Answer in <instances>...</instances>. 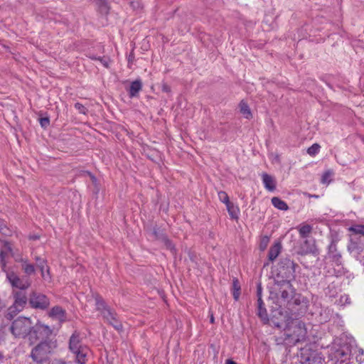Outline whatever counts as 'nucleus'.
<instances>
[{"label": "nucleus", "instance_id": "f257e3e1", "mask_svg": "<svg viewBox=\"0 0 364 364\" xmlns=\"http://www.w3.org/2000/svg\"><path fill=\"white\" fill-rule=\"evenodd\" d=\"M297 269H300L299 265L290 257H282L276 266L271 291H277L285 298L287 293L293 290L291 282L296 279Z\"/></svg>", "mask_w": 364, "mask_h": 364}, {"label": "nucleus", "instance_id": "f03ea898", "mask_svg": "<svg viewBox=\"0 0 364 364\" xmlns=\"http://www.w3.org/2000/svg\"><path fill=\"white\" fill-rule=\"evenodd\" d=\"M355 344L354 338L345 333H342L339 337L334 339L333 345L330 349L329 356L332 360H335V363L350 364L351 351Z\"/></svg>", "mask_w": 364, "mask_h": 364}, {"label": "nucleus", "instance_id": "7ed1b4c3", "mask_svg": "<svg viewBox=\"0 0 364 364\" xmlns=\"http://www.w3.org/2000/svg\"><path fill=\"white\" fill-rule=\"evenodd\" d=\"M285 298L277 291H271V298L276 297L279 302L284 304L286 309L294 314H300L305 311L307 307L308 299L302 294L296 293V289L293 287V290L287 293Z\"/></svg>", "mask_w": 364, "mask_h": 364}, {"label": "nucleus", "instance_id": "20e7f679", "mask_svg": "<svg viewBox=\"0 0 364 364\" xmlns=\"http://www.w3.org/2000/svg\"><path fill=\"white\" fill-rule=\"evenodd\" d=\"M269 300L274 306H271V314L269 318V323L272 326L277 328H284L286 330L290 325V321H292V314L289 311L286 310L284 304L279 302V299L276 297L271 298V292L269 293Z\"/></svg>", "mask_w": 364, "mask_h": 364}, {"label": "nucleus", "instance_id": "39448f33", "mask_svg": "<svg viewBox=\"0 0 364 364\" xmlns=\"http://www.w3.org/2000/svg\"><path fill=\"white\" fill-rule=\"evenodd\" d=\"M68 350L73 355L74 360L77 364H85L90 348L82 344L80 333L75 331L68 341Z\"/></svg>", "mask_w": 364, "mask_h": 364}, {"label": "nucleus", "instance_id": "423d86ee", "mask_svg": "<svg viewBox=\"0 0 364 364\" xmlns=\"http://www.w3.org/2000/svg\"><path fill=\"white\" fill-rule=\"evenodd\" d=\"M298 328L300 333L299 334H291L287 331H290V326L284 330V333H281L279 335L274 336V341L277 346H282L286 349L294 346L296 343L304 340L306 337V330L304 323H298Z\"/></svg>", "mask_w": 364, "mask_h": 364}, {"label": "nucleus", "instance_id": "0eeeda50", "mask_svg": "<svg viewBox=\"0 0 364 364\" xmlns=\"http://www.w3.org/2000/svg\"><path fill=\"white\" fill-rule=\"evenodd\" d=\"M57 347L56 340H44L41 341L36 346H35L31 353V357L36 363H41L46 361L48 355Z\"/></svg>", "mask_w": 364, "mask_h": 364}, {"label": "nucleus", "instance_id": "6e6552de", "mask_svg": "<svg viewBox=\"0 0 364 364\" xmlns=\"http://www.w3.org/2000/svg\"><path fill=\"white\" fill-rule=\"evenodd\" d=\"M32 325L33 322L30 318L19 316L12 322L10 331L16 338H28Z\"/></svg>", "mask_w": 364, "mask_h": 364}, {"label": "nucleus", "instance_id": "1a4fd4ad", "mask_svg": "<svg viewBox=\"0 0 364 364\" xmlns=\"http://www.w3.org/2000/svg\"><path fill=\"white\" fill-rule=\"evenodd\" d=\"M297 357L300 364H322L323 360L321 353L310 346L301 348Z\"/></svg>", "mask_w": 364, "mask_h": 364}, {"label": "nucleus", "instance_id": "9d476101", "mask_svg": "<svg viewBox=\"0 0 364 364\" xmlns=\"http://www.w3.org/2000/svg\"><path fill=\"white\" fill-rule=\"evenodd\" d=\"M31 328L28 339L32 343L38 340H50L49 338L53 333V329L39 321L35 325H32Z\"/></svg>", "mask_w": 364, "mask_h": 364}, {"label": "nucleus", "instance_id": "9b49d317", "mask_svg": "<svg viewBox=\"0 0 364 364\" xmlns=\"http://www.w3.org/2000/svg\"><path fill=\"white\" fill-rule=\"evenodd\" d=\"M50 304L49 298L42 293L33 291L29 294V306L32 309L44 311L48 309Z\"/></svg>", "mask_w": 364, "mask_h": 364}, {"label": "nucleus", "instance_id": "f8f14e48", "mask_svg": "<svg viewBox=\"0 0 364 364\" xmlns=\"http://www.w3.org/2000/svg\"><path fill=\"white\" fill-rule=\"evenodd\" d=\"M27 289L21 288V290H13L12 296L14 298L13 305L20 309L21 311L24 309L26 304H29V297L26 293Z\"/></svg>", "mask_w": 364, "mask_h": 364}, {"label": "nucleus", "instance_id": "ddd939ff", "mask_svg": "<svg viewBox=\"0 0 364 364\" xmlns=\"http://www.w3.org/2000/svg\"><path fill=\"white\" fill-rule=\"evenodd\" d=\"M337 240L332 238L328 246L327 257L337 266L342 264V255L337 248Z\"/></svg>", "mask_w": 364, "mask_h": 364}, {"label": "nucleus", "instance_id": "4468645a", "mask_svg": "<svg viewBox=\"0 0 364 364\" xmlns=\"http://www.w3.org/2000/svg\"><path fill=\"white\" fill-rule=\"evenodd\" d=\"M103 318L111 325L114 329L118 331H122L123 326L122 322L119 320L117 314L115 311L111 309L107 312H105L102 316Z\"/></svg>", "mask_w": 364, "mask_h": 364}, {"label": "nucleus", "instance_id": "2eb2a0df", "mask_svg": "<svg viewBox=\"0 0 364 364\" xmlns=\"http://www.w3.org/2000/svg\"><path fill=\"white\" fill-rule=\"evenodd\" d=\"M6 279L13 287L18 289L17 290H21L23 287L28 289L29 287V284L23 283L19 277L14 272H6Z\"/></svg>", "mask_w": 364, "mask_h": 364}, {"label": "nucleus", "instance_id": "dca6fc26", "mask_svg": "<svg viewBox=\"0 0 364 364\" xmlns=\"http://www.w3.org/2000/svg\"><path fill=\"white\" fill-rule=\"evenodd\" d=\"M48 316L61 323L66 321V311L60 306H53L48 312Z\"/></svg>", "mask_w": 364, "mask_h": 364}, {"label": "nucleus", "instance_id": "f3484780", "mask_svg": "<svg viewBox=\"0 0 364 364\" xmlns=\"http://www.w3.org/2000/svg\"><path fill=\"white\" fill-rule=\"evenodd\" d=\"M257 315L261 319L264 324L269 323V317L265 308L262 299H259L257 305Z\"/></svg>", "mask_w": 364, "mask_h": 364}, {"label": "nucleus", "instance_id": "a211bd4d", "mask_svg": "<svg viewBox=\"0 0 364 364\" xmlns=\"http://www.w3.org/2000/svg\"><path fill=\"white\" fill-rule=\"evenodd\" d=\"M282 250V242L280 241H275L274 243L270 247L268 252V259L270 262L274 261Z\"/></svg>", "mask_w": 364, "mask_h": 364}, {"label": "nucleus", "instance_id": "6ab92c4d", "mask_svg": "<svg viewBox=\"0 0 364 364\" xmlns=\"http://www.w3.org/2000/svg\"><path fill=\"white\" fill-rule=\"evenodd\" d=\"M142 89V82L140 79H136L131 82L129 89L128 90L129 96L130 98L136 97L139 96V92Z\"/></svg>", "mask_w": 364, "mask_h": 364}, {"label": "nucleus", "instance_id": "aec40b11", "mask_svg": "<svg viewBox=\"0 0 364 364\" xmlns=\"http://www.w3.org/2000/svg\"><path fill=\"white\" fill-rule=\"evenodd\" d=\"M34 259L36 262L37 267L41 270L42 277L45 278L46 268V274L48 277H50V267L47 265V260L46 259L41 258L39 256H36Z\"/></svg>", "mask_w": 364, "mask_h": 364}, {"label": "nucleus", "instance_id": "412c9836", "mask_svg": "<svg viewBox=\"0 0 364 364\" xmlns=\"http://www.w3.org/2000/svg\"><path fill=\"white\" fill-rule=\"evenodd\" d=\"M262 181L265 188L269 191L276 189V183L274 178L269 174L264 173L262 174Z\"/></svg>", "mask_w": 364, "mask_h": 364}, {"label": "nucleus", "instance_id": "4be33fe9", "mask_svg": "<svg viewBox=\"0 0 364 364\" xmlns=\"http://www.w3.org/2000/svg\"><path fill=\"white\" fill-rule=\"evenodd\" d=\"M95 305L97 310L100 311L102 316L105 312L111 310V308L107 305L102 297L99 295L95 297Z\"/></svg>", "mask_w": 364, "mask_h": 364}, {"label": "nucleus", "instance_id": "5701e85b", "mask_svg": "<svg viewBox=\"0 0 364 364\" xmlns=\"http://www.w3.org/2000/svg\"><path fill=\"white\" fill-rule=\"evenodd\" d=\"M240 112L243 115V117L247 119H250L252 118V114L251 109L248 105V104L244 101L241 100L239 104Z\"/></svg>", "mask_w": 364, "mask_h": 364}, {"label": "nucleus", "instance_id": "b1692460", "mask_svg": "<svg viewBox=\"0 0 364 364\" xmlns=\"http://www.w3.org/2000/svg\"><path fill=\"white\" fill-rule=\"evenodd\" d=\"M231 290L234 299L235 301H237L240 296L241 287L238 279L236 277H234L232 279V285Z\"/></svg>", "mask_w": 364, "mask_h": 364}, {"label": "nucleus", "instance_id": "393cba45", "mask_svg": "<svg viewBox=\"0 0 364 364\" xmlns=\"http://www.w3.org/2000/svg\"><path fill=\"white\" fill-rule=\"evenodd\" d=\"M226 208L231 219L237 220L239 218L240 209L237 206L230 202L226 205Z\"/></svg>", "mask_w": 364, "mask_h": 364}, {"label": "nucleus", "instance_id": "a878e982", "mask_svg": "<svg viewBox=\"0 0 364 364\" xmlns=\"http://www.w3.org/2000/svg\"><path fill=\"white\" fill-rule=\"evenodd\" d=\"M272 203L274 207L280 210H287L289 209V206L287 203L279 197H273L272 198Z\"/></svg>", "mask_w": 364, "mask_h": 364}, {"label": "nucleus", "instance_id": "bb28decb", "mask_svg": "<svg viewBox=\"0 0 364 364\" xmlns=\"http://www.w3.org/2000/svg\"><path fill=\"white\" fill-rule=\"evenodd\" d=\"M0 233L6 237L11 236L12 230L9 228L7 222L0 217Z\"/></svg>", "mask_w": 364, "mask_h": 364}, {"label": "nucleus", "instance_id": "cd10ccee", "mask_svg": "<svg viewBox=\"0 0 364 364\" xmlns=\"http://www.w3.org/2000/svg\"><path fill=\"white\" fill-rule=\"evenodd\" d=\"M21 311L20 309L12 304L8 308L5 314V318L9 321H11Z\"/></svg>", "mask_w": 364, "mask_h": 364}, {"label": "nucleus", "instance_id": "c85d7f7f", "mask_svg": "<svg viewBox=\"0 0 364 364\" xmlns=\"http://www.w3.org/2000/svg\"><path fill=\"white\" fill-rule=\"evenodd\" d=\"M21 311L20 309L12 304L8 308L5 314V318L9 321H11Z\"/></svg>", "mask_w": 364, "mask_h": 364}, {"label": "nucleus", "instance_id": "c756f323", "mask_svg": "<svg viewBox=\"0 0 364 364\" xmlns=\"http://www.w3.org/2000/svg\"><path fill=\"white\" fill-rule=\"evenodd\" d=\"M310 240L306 239L304 242V244L307 246L306 250L305 251V253H311L314 255H318L319 252L318 248L316 247L315 245V241L314 240V242L312 245H310Z\"/></svg>", "mask_w": 364, "mask_h": 364}, {"label": "nucleus", "instance_id": "7c9ffc66", "mask_svg": "<svg viewBox=\"0 0 364 364\" xmlns=\"http://www.w3.org/2000/svg\"><path fill=\"white\" fill-rule=\"evenodd\" d=\"M152 235L157 240L161 241L167 235L164 230H161L157 225L153 228Z\"/></svg>", "mask_w": 364, "mask_h": 364}, {"label": "nucleus", "instance_id": "2f4dec72", "mask_svg": "<svg viewBox=\"0 0 364 364\" xmlns=\"http://www.w3.org/2000/svg\"><path fill=\"white\" fill-rule=\"evenodd\" d=\"M312 231V226L310 225H303L299 229V235L301 238H306Z\"/></svg>", "mask_w": 364, "mask_h": 364}, {"label": "nucleus", "instance_id": "473e14b6", "mask_svg": "<svg viewBox=\"0 0 364 364\" xmlns=\"http://www.w3.org/2000/svg\"><path fill=\"white\" fill-rule=\"evenodd\" d=\"M97 4L100 12L102 14H107L109 13V7L106 0H96Z\"/></svg>", "mask_w": 364, "mask_h": 364}, {"label": "nucleus", "instance_id": "72a5a7b5", "mask_svg": "<svg viewBox=\"0 0 364 364\" xmlns=\"http://www.w3.org/2000/svg\"><path fill=\"white\" fill-rule=\"evenodd\" d=\"M22 269L27 275H31L35 273V267L33 264L28 263V260L26 259L22 264Z\"/></svg>", "mask_w": 364, "mask_h": 364}, {"label": "nucleus", "instance_id": "f704fd0d", "mask_svg": "<svg viewBox=\"0 0 364 364\" xmlns=\"http://www.w3.org/2000/svg\"><path fill=\"white\" fill-rule=\"evenodd\" d=\"M348 230L355 235H361L364 236V225H353L348 228Z\"/></svg>", "mask_w": 364, "mask_h": 364}, {"label": "nucleus", "instance_id": "c9c22d12", "mask_svg": "<svg viewBox=\"0 0 364 364\" xmlns=\"http://www.w3.org/2000/svg\"><path fill=\"white\" fill-rule=\"evenodd\" d=\"M161 242H163L166 249L169 250L173 254L176 253V249L175 245H173V242L168 237L167 235Z\"/></svg>", "mask_w": 364, "mask_h": 364}, {"label": "nucleus", "instance_id": "e433bc0d", "mask_svg": "<svg viewBox=\"0 0 364 364\" xmlns=\"http://www.w3.org/2000/svg\"><path fill=\"white\" fill-rule=\"evenodd\" d=\"M129 5L133 9L134 11H136L137 12H140L143 9V6L140 0L130 1Z\"/></svg>", "mask_w": 364, "mask_h": 364}, {"label": "nucleus", "instance_id": "4c0bfd02", "mask_svg": "<svg viewBox=\"0 0 364 364\" xmlns=\"http://www.w3.org/2000/svg\"><path fill=\"white\" fill-rule=\"evenodd\" d=\"M269 240H270L269 237H268L267 235L262 236L260 238V241H259L260 251H264L267 249L268 244L269 242Z\"/></svg>", "mask_w": 364, "mask_h": 364}, {"label": "nucleus", "instance_id": "58836bf2", "mask_svg": "<svg viewBox=\"0 0 364 364\" xmlns=\"http://www.w3.org/2000/svg\"><path fill=\"white\" fill-rule=\"evenodd\" d=\"M320 145L318 144H314L313 145H311L310 147L308 148L307 149V153L310 155V156H315L316 154H317L320 150Z\"/></svg>", "mask_w": 364, "mask_h": 364}, {"label": "nucleus", "instance_id": "ea45409f", "mask_svg": "<svg viewBox=\"0 0 364 364\" xmlns=\"http://www.w3.org/2000/svg\"><path fill=\"white\" fill-rule=\"evenodd\" d=\"M333 175V172L331 170L326 171L321 176V183H329L331 182L330 178Z\"/></svg>", "mask_w": 364, "mask_h": 364}, {"label": "nucleus", "instance_id": "a19ab883", "mask_svg": "<svg viewBox=\"0 0 364 364\" xmlns=\"http://www.w3.org/2000/svg\"><path fill=\"white\" fill-rule=\"evenodd\" d=\"M218 195L219 200L222 203H225V205L230 202L229 196L226 192L221 191L218 192Z\"/></svg>", "mask_w": 364, "mask_h": 364}, {"label": "nucleus", "instance_id": "79ce46f5", "mask_svg": "<svg viewBox=\"0 0 364 364\" xmlns=\"http://www.w3.org/2000/svg\"><path fill=\"white\" fill-rule=\"evenodd\" d=\"M39 123L43 129H46L50 126V118L48 116L39 118Z\"/></svg>", "mask_w": 364, "mask_h": 364}, {"label": "nucleus", "instance_id": "37998d69", "mask_svg": "<svg viewBox=\"0 0 364 364\" xmlns=\"http://www.w3.org/2000/svg\"><path fill=\"white\" fill-rule=\"evenodd\" d=\"M11 256L14 259L16 262L23 263L26 259H23L21 256V254L18 251H14L11 254Z\"/></svg>", "mask_w": 364, "mask_h": 364}, {"label": "nucleus", "instance_id": "c03bdc74", "mask_svg": "<svg viewBox=\"0 0 364 364\" xmlns=\"http://www.w3.org/2000/svg\"><path fill=\"white\" fill-rule=\"evenodd\" d=\"M6 255V252L4 250L0 251V264L3 270H4L6 266V262L5 260Z\"/></svg>", "mask_w": 364, "mask_h": 364}, {"label": "nucleus", "instance_id": "a18cd8bd", "mask_svg": "<svg viewBox=\"0 0 364 364\" xmlns=\"http://www.w3.org/2000/svg\"><path fill=\"white\" fill-rule=\"evenodd\" d=\"M3 248L6 254L9 253L10 255L14 252V250L11 247V244L9 241H4L3 242Z\"/></svg>", "mask_w": 364, "mask_h": 364}, {"label": "nucleus", "instance_id": "49530a36", "mask_svg": "<svg viewBox=\"0 0 364 364\" xmlns=\"http://www.w3.org/2000/svg\"><path fill=\"white\" fill-rule=\"evenodd\" d=\"M299 323H301V321H294V320H292V321H290L291 327L294 328V331L292 332H289L291 334H299L300 333V331H299V328H298V326H297Z\"/></svg>", "mask_w": 364, "mask_h": 364}, {"label": "nucleus", "instance_id": "de8ad7c7", "mask_svg": "<svg viewBox=\"0 0 364 364\" xmlns=\"http://www.w3.org/2000/svg\"><path fill=\"white\" fill-rule=\"evenodd\" d=\"M75 108L76 109H77L82 114H85L86 113L87 108L83 105H82L80 102H76L75 104Z\"/></svg>", "mask_w": 364, "mask_h": 364}, {"label": "nucleus", "instance_id": "09e8293b", "mask_svg": "<svg viewBox=\"0 0 364 364\" xmlns=\"http://www.w3.org/2000/svg\"><path fill=\"white\" fill-rule=\"evenodd\" d=\"M348 250L350 252H353V251H355V250H357V251H360L361 250V247H359V245L356 243V242H352L349 246H348Z\"/></svg>", "mask_w": 364, "mask_h": 364}, {"label": "nucleus", "instance_id": "8fccbe9b", "mask_svg": "<svg viewBox=\"0 0 364 364\" xmlns=\"http://www.w3.org/2000/svg\"><path fill=\"white\" fill-rule=\"evenodd\" d=\"M105 68H109V62H110V60L109 58H107V57H100V60H99Z\"/></svg>", "mask_w": 364, "mask_h": 364}, {"label": "nucleus", "instance_id": "3c124183", "mask_svg": "<svg viewBox=\"0 0 364 364\" xmlns=\"http://www.w3.org/2000/svg\"><path fill=\"white\" fill-rule=\"evenodd\" d=\"M262 287L261 283H258L257 284V301H259V299H262Z\"/></svg>", "mask_w": 364, "mask_h": 364}, {"label": "nucleus", "instance_id": "603ef678", "mask_svg": "<svg viewBox=\"0 0 364 364\" xmlns=\"http://www.w3.org/2000/svg\"><path fill=\"white\" fill-rule=\"evenodd\" d=\"M161 90L164 92L170 93L171 92V87L166 82L161 84Z\"/></svg>", "mask_w": 364, "mask_h": 364}, {"label": "nucleus", "instance_id": "864d4df0", "mask_svg": "<svg viewBox=\"0 0 364 364\" xmlns=\"http://www.w3.org/2000/svg\"><path fill=\"white\" fill-rule=\"evenodd\" d=\"M188 257H189L190 260L192 262L196 263V254L193 252L189 250L188 252Z\"/></svg>", "mask_w": 364, "mask_h": 364}, {"label": "nucleus", "instance_id": "5fc2aeb1", "mask_svg": "<svg viewBox=\"0 0 364 364\" xmlns=\"http://www.w3.org/2000/svg\"><path fill=\"white\" fill-rule=\"evenodd\" d=\"M49 364H66V363L62 360L54 359L51 360Z\"/></svg>", "mask_w": 364, "mask_h": 364}, {"label": "nucleus", "instance_id": "6e6d98bb", "mask_svg": "<svg viewBox=\"0 0 364 364\" xmlns=\"http://www.w3.org/2000/svg\"><path fill=\"white\" fill-rule=\"evenodd\" d=\"M86 173H87V175L90 176L91 180L93 183H95L97 181V178L91 172L87 171Z\"/></svg>", "mask_w": 364, "mask_h": 364}, {"label": "nucleus", "instance_id": "4d7b16f0", "mask_svg": "<svg viewBox=\"0 0 364 364\" xmlns=\"http://www.w3.org/2000/svg\"><path fill=\"white\" fill-rule=\"evenodd\" d=\"M90 59L95 60H100V56H96L95 55H89L88 56Z\"/></svg>", "mask_w": 364, "mask_h": 364}, {"label": "nucleus", "instance_id": "13d9d810", "mask_svg": "<svg viewBox=\"0 0 364 364\" xmlns=\"http://www.w3.org/2000/svg\"><path fill=\"white\" fill-rule=\"evenodd\" d=\"M225 364H237L235 361L231 360V359H228L226 361H225Z\"/></svg>", "mask_w": 364, "mask_h": 364}, {"label": "nucleus", "instance_id": "bf43d9fd", "mask_svg": "<svg viewBox=\"0 0 364 364\" xmlns=\"http://www.w3.org/2000/svg\"><path fill=\"white\" fill-rule=\"evenodd\" d=\"M134 55L133 53H131L129 55V58H128V61L129 62H131L134 60Z\"/></svg>", "mask_w": 364, "mask_h": 364}, {"label": "nucleus", "instance_id": "052dcab7", "mask_svg": "<svg viewBox=\"0 0 364 364\" xmlns=\"http://www.w3.org/2000/svg\"><path fill=\"white\" fill-rule=\"evenodd\" d=\"M4 359V355L3 353L0 352V362L3 363Z\"/></svg>", "mask_w": 364, "mask_h": 364}, {"label": "nucleus", "instance_id": "680f3d73", "mask_svg": "<svg viewBox=\"0 0 364 364\" xmlns=\"http://www.w3.org/2000/svg\"><path fill=\"white\" fill-rule=\"evenodd\" d=\"M214 320H215V319H214V317H213V316L212 315V316H211V317H210V323H214Z\"/></svg>", "mask_w": 364, "mask_h": 364}, {"label": "nucleus", "instance_id": "e2e57ef3", "mask_svg": "<svg viewBox=\"0 0 364 364\" xmlns=\"http://www.w3.org/2000/svg\"><path fill=\"white\" fill-rule=\"evenodd\" d=\"M309 197H313V198H318V195H311V194H309Z\"/></svg>", "mask_w": 364, "mask_h": 364}, {"label": "nucleus", "instance_id": "0e129e2a", "mask_svg": "<svg viewBox=\"0 0 364 364\" xmlns=\"http://www.w3.org/2000/svg\"><path fill=\"white\" fill-rule=\"evenodd\" d=\"M32 238H33V240H36V239H38V236H33Z\"/></svg>", "mask_w": 364, "mask_h": 364}, {"label": "nucleus", "instance_id": "69168bd1", "mask_svg": "<svg viewBox=\"0 0 364 364\" xmlns=\"http://www.w3.org/2000/svg\"><path fill=\"white\" fill-rule=\"evenodd\" d=\"M348 302V298H346V301H345V303Z\"/></svg>", "mask_w": 364, "mask_h": 364}, {"label": "nucleus", "instance_id": "338daca9", "mask_svg": "<svg viewBox=\"0 0 364 364\" xmlns=\"http://www.w3.org/2000/svg\"><path fill=\"white\" fill-rule=\"evenodd\" d=\"M348 302V298H346V301H345V303Z\"/></svg>", "mask_w": 364, "mask_h": 364}, {"label": "nucleus", "instance_id": "774afa93", "mask_svg": "<svg viewBox=\"0 0 364 364\" xmlns=\"http://www.w3.org/2000/svg\"><path fill=\"white\" fill-rule=\"evenodd\" d=\"M348 302V298H346V301H345V303Z\"/></svg>", "mask_w": 364, "mask_h": 364}]
</instances>
